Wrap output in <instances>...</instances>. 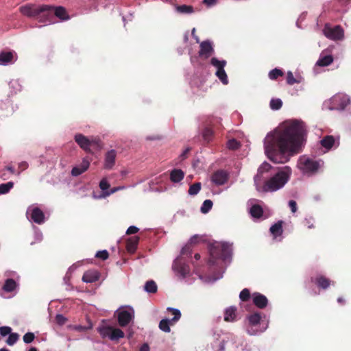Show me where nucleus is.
<instances>
[{
  "label": "nucleus",
  "instance_id": "25",
  "mask_svg": "<svg viewBox=\"0 0 351 351\" xmlns=\"http://www.w3.org/2000/svg\"><path fill=\"white\" fill-rule=\"evenodd\" d=\"M251 216L256 219H260L263 215V209L258 204H254L250 209Z\"/></svg>",
  "mask_w": 351,
  "mask_h": 351
},
{
  "label": "nucleus",
  "instance_id": "46",
  "mask_svg": "<svg viewBox=\"0 0 351 351\" xmlns=\"http://www.w3.org/2000/svg\"><path fill=\"white\" fill-rule=\"evenodd\" d=\"M35 339V335L33 332H27L23 335V339L25 343H32Z\"/></svg>",
  "mask_w": 351,
  "mask_h": 351
},
{
  "label": "nucleus",
  "instance_id": "5",
  "mask_svg": "<svg viewBox=\"0 0 351 351\" xmlns=\"http://www.w3.org/2000/svg\"><path fill=\"white\" fill-rule=\"evenodd\" d=\"M298 167L305 173H314L317 172L320 165L318 161L303 156L299 160Z\"/></svg>",
  "mask_w": 351,
  "mask_h": 351
},
{
  "label": "nucleus",
  "instance_id": "36",
  "mask_svg": "<svg viewBox=\"0 0 351 351\" xmlns=\"http://www.w3.org/2000/svg\"><path fill=\"white\" fill-rule=\"evenodd\" d=\"M201 183L200 182H195L190 186L189 189V194L191 195H197L199 191L201 190Z\"/></svg>",
  "mask_w": 351,
  "mask_h": 351
},
{
  "label": "nucleus",
  "instance_id": "47",
  "mask_svg": "<svg viewBox=\"0 0 351 351\" xmlns=\"http://www.w3.org/2000/svg\"><path fill=\"white\" fill-rule=\"evenodd\" d=\"M94 147L96 149H101V143L99 138H92L90 139V147Z\"/></svg>",
  "mask_w": 351,
  "mask_h": 351
},
{
  "label": "nucleus",
  "instance_id": "15",
  "mask_svg": "<svg viewBox=\"0 0 351 351\" xmlns=\"http://www.w3.org/2000/svg\"><path fill=\"white\" fill-rule=\"evenodd\" d=\"M117 158V152L111 149L105 154L104 168L106 169H112L115 165Z\"/></svg>",
  "mask_w": 351,
  "mask_h": 351
},
{
  "label": "nucleus",
  "instance_id": "44",
  "mask_svg": "<svg viewBox=\"0 0 351 351\" xmlns=\"http://www.w3.org/2000/svg\"><path fill=\"white\" fill-rule=\"evenodd\" d=\"M239 298L241 301H243V302L248 301L250 298V292L249 289H243L239 294Z\"/></svg>",
  "mask_w": 351,
  "mask_h": 351
},
{
  "label": "nucleus",
  "instance_id": "4",
  "mask_svg": "<svg viewBox=\"0 0 351 351\" xmlns=\"http://www.w3.org/2000/svg\"><path fill=\"white\" fill-rule=\"evenodd\" d=\"M232 249L227 243L215 242L209 245L210 258L208 263L214 265L216 261H227L231 256Z\"/></svg>",
  "mask_w": 351,
  "mask_h": 351
},
{
  "label": "nucleus",
  "instance_id": "50",
  "mask_svg": "<svg viewBox=\"0 0 351 351\" xmlns=\"http://www.w3.org/2000/svg\"><path fill=\"white\" fill-rule=\"evenodd\" d=\"M12 328L9 326H1L0 334L1 336L5 337L11 333Z\"/></svg>",
  "mask_w": 351,
  "mask_h": 351
},
{
  "label": "nucleus",
  "instance_id": "27",
  "mask_svg": "<svg viewBox=\"0 0 351 351\" xmlns=\"http://www.w3.org/2000/svg\"><path fill=\"white\" fill-rule=\"evenodd\" d=\"M320 143L324 148L330 149L334 145L335 138L332 136H326L321 140Z\"/></svg>",
  "mask_w": 351,
  "mask_h": 351
},
{
  "label": "nucleus",
  "instance_id": "30",
  "mask_svg": "<svg viewBox=\"0 0 351 351\" xmlns=\"http://www.w3.org/2000/svg\"><path fill=\"white\" fill-rule=\"evenodd\" d=\"M333 62V58L330 55L321 57L317 62V65L320 66H326Z\"/></svg>",
  "mask_w": 351,
  "mask_h": 351
},
{
  "label": "nucleus",
  "instance_id": "39",
  "mask_svg": "<svg viewBox=\"0 0 351 351\" xmlns=\"http://www.w3.org/2000/svg\"><path fill=\"white\" fill-rule=\"evenodd\" d=\"M19 335L18 333L11 332L9 335V337L6 340V343L8 346H13L14 344H15L16 343V341L19 340Z\"/></svg>",
  "mask_w": 351,
  "mask_h": 351
},
{
  "label": "nucleus",
  "instance_id": "58",
  "mask_svg": "<svg viewBox=\"0 0 351 351\" xmlns=\"http://www.w3.org/2000/svg\"><path fill=\"white\" fill-rule=\"evenodd\" d=\"M217 0H203V3L208 6L213 5L216 3Z\"/></svg>",
  "mask_w": 351,
  "mask_h": 351
},
{
  "label": "nucleus",
  "instance_id": "8",
  "mask_svg": "<svg viewBox=\"0 0 351 351\" xmlns=\"http://www.w3.org/2000/svg\"><path fill=\"white\" fill-rule=\"evenodd\" d=\"M324 34L328 38L333 40H339L343 38V29L340 25L330 27L326 25L324 29Z\"/></svg>",
  "mask_w": 351,
  "mask_h": 351
},
{
  "label": "nucleus",
  "instance_id": "61",
  "mask_svg": "<svg viewBox=\"0 0 351 351\" xmlns=\"http://www.w3.org/2000/svg\"><path fill=\"white\" fill-rule=\"evenodd\" d=\"M5 169L9 171L12 174L15 173V169L13 167L8 166L5 167Z\"/></svg>",
  "mask_w": 351,
  "mask_h": 351
},
{
  "label": "nucleus",
  "instance_id": "41",
  "mask_svg": "<svg viewBox=\"0 0 351 351\" xmlns=\"http://www.w3.org/2000/svg\"><path fill=\"white\" fill-rule=\"evenodd\" d=\"M14 183L12 182H8L0 184V194H5L13 187Z\"/></svg>",
  "mask_w": 351,
  "mask_h": 351
},
{
  "label": "nucleus",
  "instance_id": "45",
  "mask_svg": "<svg viewBox=\"0 0 351 351\" xmlns=\"http://www.w3.org/2000/svg\"><path fill=\"white\" fill-rule=\"evenodd\" d=\"M287 83L289 85H293L296 83H300V81L297 80L291 71H288L287 74Z\"/></svg>",
  "mask_w": 351,
  "mask_h": 351
},
{
  "label": "nucleus",
  "instance_id": "34",
  "mask_svg": "<svg viewBox=\"0 0 351 351\" xmlns=\"http://www.w3.org/2000/svg\"><path fill=\"white\" fill-rule=\"evenodd\" d=\"M215 75L223 84H228V79L224 69L217 71Z\"/></svg>",
  "mask_w": 351,
  "mask_h": 351
},
{
  "label": "nucleus",
  "instance_id": "26",
  "mask_svg": "<svg viewBox=\"0 0 351 351\" xmlns=\"http://www.w3.org/2000/svg\"><path fill=\"white\" fill-rule=\"evenodd\" d=\"M236 311L237 308L235 307H229L228 308L224 314V320L226 322H232L235 319L236 317Z\"/></svg>",
  "mask_w": 351,
  "mask_h": 351
},
{
  "label": "nucleus",
  "instance_id": "37",
  "mask_svg": "<svg viewBox=\"0 0 351 351\" xmlns=\"http://www.w3.org/2000/svg\"><path fill=\"white\" fill-rule=\"evenodd\" d=\"M213 136V130H211L209 128H206L204 129L203 132H202V136L205 141H206L207 143H209L211 141Z\"/></svg>",
  "mask_w": 351,
  "mask_h": 351
},
{
  "label": "nucleus",
  "instance_id": "21",
  "mask_svg": "<svg viewBox=\"0 0 351 351\" xmlns=\"http://www.w3.org/2000/svg\"><path fill=\"white\" fill-rule=\"evenodd\" d=\"M139 241V237L138 236H134L129 238L126 242V249L130 253H134L138 246Z\"/></svg>",
  "mask_w": 351,
  "mask_h": 351
},
{
  "label": "nucleus",
  "instance_id": "13",
  "mask_svg": "<svg viewBox=\"0 0 351 351\" xmlns=\"http://www.w3.org/2000/svg\"><path fill=\"white\" fill-rule=\"evenodd\" d=\"M199 56L207 59L214 53L212 43L209 40L202 41L199 45Z\"/></svg>",
  "mask_w": 351,
  "mask_h": 351
},
{
  "label": "nucleus",
  "instance_id": "23",
  "mask_svg": "<svg viewBox=\"0 0 351 351\" xmlns=\"http://www.w3.org/2000/svg\"><path fill=\"white\" fill-rule=\"evenodd\" d=\"M271 168V165L267 162H264L261 165V166L258 169L257 174L254 176V182L256 184H258V182L261 180L262 174L264 172L269 171Z\"/></svg>",
  "mask_w": 351,
  "mask_h": 351
},
{
  "label": "nucleus",
  "instance_id": "55",
  "mask_svg": "<svg viewBox=\"0 0 351 351\" xmlns=\"http://www.w3.org/2000/svg\"><path fill=\"white\" fill-rule=\"evenodd\" d=\"M289 206L291 208V210L293 213H295L297 211L298 207H297V203L294 200H290L289 202Z\"/></svg>",
  "mask_w": 351,
  "mask_h": 351
},
{
  "label": "nucleus",
  "instance_id": "52",
  "mask_svg": "<svg viewBox=\"0 0 351 351\" xmlns=\"http://www.w3.org/2000/svg\"><path fill=\"white\" fill-rule=\"evenodd\" d=\"M123 186L113 187L112 189H110V191H105L104 196H109L110 195L113 194L117 192L118 191L123 189Z\"/></svg>",
  "mask_w": 351,
  "mask_h": 351
},
{
  "label": "nucleus",
  "instance_id": "51",
  "mask_svg": "<svg viewBox=\"0 0 351 351\" xmlns=\"http://www.w3.org/2000/svg\"><path fill=\"white\" fill-rule=\"evenodd\" d=\"M192 253V249L189 244L184 246L181 250L182 255H191Z\"/></svg>",
  "mask_w": 351,
  "mask_h": 351
},
{
  "label": "nucleus",
  "instance_id": "32",
  "mask_svg": "<svg viewBox=\"0 0 351 351\" xmlns=\"http://www.w3.org/2000/svg\"><path fill=\"white\" fill-rule=\"evenodd\" d=\"M226 63V60H219L217 58H212L210 60V64L217 68V71L224 69Z\"/></svg>",
  "mask_w": 351,
  "mask_h": 351
},
{
  "label": "nucleus",
  "instance_id": "53",
  "mask_svg": "<svg viewBox=\"0 0 351 351\" xmlns=\"http://www.w3.org/2000/svg\"><path fill=\"white\" fill-rule=\"evenodd\" d=\"M56 320L58 324L63 325L65 324L66 319L62 315L58 314L56 317Z\"/></svg>",
  "mask_w": 351,
  "mask_h": 351
},
{
  "label": "nucleus",
  "instance_id": "43",
  "mask_svg": "<svg viewBox=\"0 0 351 351\" xmlns=\"http://www.w3.org/2000/svg\"><path fill=\"white\" fill-rule=\"evenodd\" d=\"M261 319V315L258 313H255L249 317V322L252 325L255 326L259 324Z\"/></svg>",
  "mask_w": 351,
  "mask_h": 351
},
{
  "label": "nucleus",
  "instance_id": "17",
  "mask_svg": "<svg viewBox=\"0 0 351 351\" xmlns=\"http://www.w3.org/2000/svg\"><path fill=\"white\" fill-rule=\"evenodd\" d=\"M99 274L97 271L88 270L84 274L82 280L86 283H93L99 280Z\"/></svg>",
  "mask_w": 351,
  "mask_h": 351
},
{
  "label": "nucleus",
  "instance_id": "42",
  "mask_svg": "<svg viewBox=\"0 0 351 351\" xmlns=\"http://www.w3.org/2000/svg\"><path fill=\"white\" fill-rule=\"evenodd\" d=\"M227 147L229 149L236 150L241 147L240 143L234 138L230 139L227 143Z\"/></svg>",
  "mask_w": 351,
  "mask_h": 351
},
{
  "label": "nucleus",
  "instance_id": "3",
  "mask_svg": "<svg viewBox=\"0 0 351 351\" xmlns=\"http://www.w3.org/2000/svg\"><path fill=\"white\" fill-rule=\"evenodd\" d=\"M291 173V168L287 166L285 167L282 170L276 173L265 182L263 191L264 192H273L281 189L288 182Z\"/></svg>",
  "mask_w": 351,
  "mask_h": 351
},
{
  "label": "nucleus",
  "instance_id": "29",
  "mask_svg": "<svg viewBox=\"0 0 351 351\" xmlns=\"http://www.w3.org/2000/svg\"><path fill=\"white\" fill-rule=\"evenodd\" d=\"M16 287V283L14 280L12 278H8L5 280L3 289L6 292H12Z\"/></svg>",
  "mask_w": 351,
  "mask_h": 351
},
{
  "label": "nucleus",
  "instance_id": "19",
  "mask_svg": "<svg viewBox=\"0 0 351 351\" xmlns=\"http://www.w3.org/2000/svg\"><path fill=\"white\" fill-rule=\"evenodd\" d=\"M31 219L34 222L38 224H41L45 221V215L39 208L36 207L32 210Z\"/></svg>",
  "mask_w": 351,
  "mask_h": 351
},
{
  "label": "nucleus",
  "instance_id": "38",
  "mask_svg": "<svg viewBox=\"0 0 351 351\" xmlns=\"http://www.w3.org/2000/svg\"><path fill=\"white\" fill-rule=\"evenodd\" d=\"M270 108L274 110H278L281 108L282 101L280 99H272L269 104Z\"/></svg>",
  "mask_w": 351,
  "mask_h": 351
},
{
  "label": "nucleus",
  "instance_id": "12",
  "mask_svg": "<svg viewBox=\"0 0 351 351\" xmlns=\"http://www.w3.org/2000/svg\"><path fill=\"white\" fill-rule=\"evenodd\" d=\"M134 317V312L132 310H123L117 313L118 323L120 326L125 327L129 324Z\"/></svg>",
  "mask_w": 351,
  "mask_h": 351
},
{
  "label": "nucleus",
  "instance_id": "6",
  "mask_svg": "<svg viewBox=\"0 0 351 351\" xmlns=\"http://www.w3.org/2000/svg\"><path fill=\"white\" fill-rule=\"evenodd\" d=\"M167 311L172 313L173 317L171 320L163 319L159 323V328L165 332H169L171 330L169 324H173V323L178 322L181 317V313L178 309L169 307Z\"/></svg>",
  "mask_w": 351,
  "mask_h": 351
},
{
  "label": "nucleus",
  "instance_id": "10",
  "mask_svg": "<svg viewBox=\"0 0 351 351\" xmlns=\"http://www.w3.org/2000/svg\"><path fill=\"white\" fill-rule=\"evenodd\" d=\"M210 179L217 186L223 185L229 179V173L225 170L219 169L212 174Z\"/></svg>",
  "mask_w": 351,
  "mask_h": 351
},
{
  "label": "nucleus",
  "instance_id": "62",
  "mask_svg": "<svg viewBox=\"0 0 351 351\" xmlns=\"http://www.w3.org/2000/svg\"><path fill=\"white\" fill-rule=\"evenodd\" d=\"M189 152V149H185L183 153L180 155V157L182 158V160L185 159L186 157V154L187 153Z\"/></svg>",
  "mask_w": 351,
  "mask_h": 351
},
{
  "label": "nucleus",
  "instance_id": "7",
  "mask_svg": "<svg viewBox=\"0 0 351 351\" xmlns=\"http://www.w3.org/2000/svg\"><path fill=\"white\" fill-rule=\"evenodd\" d=\"M349 102L350 99L346 95L337 94L330 99V109L343 110Z\"/></svg>",
  "mask_w": 351,
  "mask_h": 351
},
{
  "label": "nucleus",
  "instance_id": "63",
  "mask_svg": "<svg viewBox=\"0 0 351 351\" xmlns=\"http://www.w3.org/2000/svg\"><path fill=\"white\" fill-rule=\"evenodd\" d=\"M337 302L341 304H344L346 303V300L343 297H339L337 298Z\"/></svg>",
  "mask_w": 351,
  "mask_h": 351
},
{
  "label": "nucleus",
  "instance_id": "59",
  "mask_svg": "<svg viewBox=\"0 0 351 351\" xmlns=\"http://www.w3.org/2000/svg\"><path fill=\"white\" fill-rule=\"evenodd\" d=\"M28 167V164L26 162H22L19 164V168L21 169V171H23L26 169Z\"/></svg>",
  "mask_w": 351,
  "mask_h": 351
},
{
  "label": "nucleus",
  "instance_id": "20",
  "mask_svg": "<svg viewBox=\"0 0 351 351\" xmlns=\"http://www.w3.org/2000/svg\"><path fill=\"white\" fill-rule=\"evenodd\" d=\"M14 59V52L2 51L0 53V64L7 65L12 63Z\"/></svg>",
  "mask_w": 351,
  "mask_h": 351
},
{
  "label": "nucleus",
  "instance_id": "2",
  "mask_svg": "<svg viewBox=\"0 0 351 351\" xmlns=\"http://www.w3.org/2000/svg\"><path fill=\"white\" fill-rule=\"evenodd\" d=\"M20 11L23 15L36 18L40 22L50 21L53 14L62 20H67L69 18L66 9L62 6L27 5L21 6Z\"/></svg>",
  "mask_w": 351,
  "mask_h": 351
},
{
  "label": "nucleus",
  "instance_id": "56",
  "mask_svg": "<svg viewBox=\"0 0 351 351\" xmlns=\"http://www.w3.org/2000/svg\"><path fill=\"white\" fill-rule=\"evenodd\" d=\"M200 239V237L197 234H195V235H193L191 239H190V241H189V245H192V244H196L199 242Z\"/></svg>",
  "mask_w": 351,
  "mask_h": 351
},
{
  "label": "nucleus",
  "instance_id": "40",
  "mask_svg": "<svg viewBox=\"0 0 351 351\" xmlns=\"http://www.w3.org/2000/svg\"><path fill=\"white\" fill-rule=\"evenodd\" d=\"M213 202L210 199H206L200 208L202 213H207L213 207Z\"/></svg>",
  "mask_w": 351,
  "mask_h": 351
},
{
  "label": "nucleus",
  "instance_id": "1",
  "mask_svg": "<svg viewBox=\"0 0 351 351\" xmlns=\"http://www.w3.org/2000/svg\"><path fill=\"white\" fill-rule=\"evenodd\" d=\"M306 135V125L303 121L296 119L287 121L280 129L265 138V153L275 163L287 162L289 158L285 154L299 153Z\"/></svg>",
  "mask_w": 351,
  "mask_h": 351
},
{
  "label": "nucleus",
  "instance_id": "11",
  "mask_svg": "<svg viewBox=\"0 0 351 351\" xmlns=\"http://www.w3.org/2000/svg\"><path fill=\"white\" fill-rule=\"evenodd\" d=\"M311 282L317 285V287L322 289H327L331 285H334L335 282L322 274H317L315 277L311 278Z\"/></svg>",
  "mask_w": 351,
  "mask_h": 351
},
{
  "label": "nucleus",
  "instance_id": "64",
  "mask_svg": "<svg viewBox=\"0 0 351 351\" xmlns=\"http://www.w3.org/2000/svg\"><path fill=\"white\" fill-rule=\"evenodd\" d=\"M194 258L196 261H198L201 258V256L199 254L196 253L194 256Z\"/></svg>",
  "mask_w": 351,
  "mask_h": 351
},
{
  "label": "nucleus",
  "instance_id": "60",
  "mask_svg": "<svg viewBox=\"0 0 351 351\" xmlns=\"http://www.w3.org/2000/svg\"><path fill=\"white\" fill-rule=\"evenodd\" d=\"M139 351H149V347L147 343H144L141 348Z\"/></svg>",
  "mask_w": 351,
  "mask_h": 351
},
{
  "label": "nucleus",
  "instance_id": "24",
  "mask_svg": "<svg viewBox=\"0 0 351 351\" xmlns=\"http://www.w3.org/2000/svg\"><path fill=\"white\" fill-rule=\"evenodd\" d=\"M184 176V172L181 169H175L171 171L170 180L173 182H180Z\"/></svg>",
  "mask_w": 351,
  "mask_h": 351
},
{
  "label": "nucleus",
  "instance_id": "28",
  "mask_svg": "<svg viewBox=\"0 0 351 351\" xmlns=\"http://www.w3.org/2000/svg\"><path fill=\"white\" fill-rule=\"evenodd\" d=\"M175 268L182 277H185L190 273L189 266L184 263H176Z\"/></svg>",
  "mask_w": 351,
  "mask_h": 351
},
{
  "label": "nucleus",
  "instance_id": "54",
  "mask_svg": "<svg viewBox=\"0 0 351 351\" xmlns=\"http://www.w3.org/2000/svg\"><path fill=\"white\" fill-rule=\"evenodd\" d=\"M138 230H139V229L137 227L131 226L128 228V230L126 231V234L128 235L136 234V232H138Z\"/></svg>",
  "mask_w": 351,
  "mask_h": 351
},
{
  "label": "nucleus",
  "instance_id": "57",
  "mask_svg": "<svg viewBox=\"0 0 351 351\" xmlns=\"http://www.w3.org/2000/svg\"><path fill=\"white\" fill-rule=\"evenodd\" d=\"M304 225L306 226H307V228L308 229H311V228H315V226H314L313 223H312L310 219H305V220L304 221Z\"/></svg>",
  "mask_w": 351,
  "mask_h": 351
},
{
  "label": "nucleus",
  "instance_id": "48",
  "mask_svg": "<svg viewBox=\"0 0 351 351\" xmlns=\"http://www.w3.org/2000/svg\"><path fill=\"white\" fill-rule=\"evenodd\" d=\"M95 257L105 261L108 258L109 254L107 250H101L97 252Z\"/></svg>",
  "mask_w": 351,
  "mask_h": 351
},
{
  "label": "nucleus",
  "instance_id": "35",
  "mask_svg": "<svg viewBox=\"0 0 351 351\" xmlns=\"http://www.w3.org/2000/svg\"><path fill=\"white\" fill-rule=\"evenodd\" d=\"M283 75L284 73L281 69L276 68L269 71V77L272 80H275L278 79L279 77L282 76Z\"/></svg>",
  "mask_w": 351,
  "mask_h": 351
},
{
  "label": "nucleus",
  "instance_id": "9",
  "mask_svg": "<svg viewBox=\"0 0 351 351\" xmlns=\"http://www.w3.org/2000/svg\"><path fill=\"white\" fill-rule=\"evenodd\" d=\"M101 335L103 337H108L112 341H117L124 337V332L119 328H114L108 326L101 330Z\"/></svg>",
  "mask_w": 351,
  "mask_h": 351
},
{
  "label": "nucleus",
  "instance_id": "33",
  "mask_svg": "<svg viewBox=\"0 0 351 351\" xmlns=\"http://www.w3.org/2000/svg\"><path fill=\"white\" fill-rule=\"evenodd\" d=\"M176 10L182 14H191L193 12V7L187 5H181L176 7Z\"/></svg>",
  "mask_w": 351,
  "mask_h": 351
},
{
  "label": "nucleus",
  "instance_id": "14",
  "mask_svg": "<svg viewBox=\"0 0 351 351\" xmlns=\"http://www.w3.org/2000/svg\"><path fill=\"white\" fill-rule=\"evenodd\" d=\"M75 141L79 146L87 153L93 154L90 147V139L82 134L75 136Z\"/></svg>",
  "mask_w": 351,
  "mask_h": 351
},
{
  "label": "nucleus",
  "instance_id": "49",
  "mask_svg": "<svg viewBox=\"0 0 351 351\" xmlns=\"http://www.w3.org/2000/svg\"><path fill=\"white\" fill-rule=\"evenodd\" d=\"M110 185L108 183L107 179L106 178H103L99 182V188L105 191L110 188Z\"/></svg>",
  "mask_w": 351,
  "mask_h": 351
},
{
  "label": "nucleus",
  "instance_id": "22",
  "mask_svg": "<svg viewBox=\"0 0 351 351\" xmlns=\"http://www.w3.org/2000/svg\"><path fill=\"white\" fill-rule=\"evenodd\" d=\"M283 223L284 222L280 220L270 227V229H269L270 232L275 238L282 235V234L283 232V229H282Z\"/></svg>",
  "mask_w": 351,
  "mask_h": 351
},
{
  "label": "nucleus",
  "instance_id": "18",
  "mask_svg": "<svg viewBox=\"0 0 351 351\" xmlns=\"http://www.w3.org/2000/svg\"><path fill=\"white\" fill-rule=\"evenodd\" d=\"M90 166V162L84 158L82 163L79 166L74 167L71 170L73 176H78L85 172Z\"/></svg>",
  "mask_w": 351,
  "mask_h": 351
},
{
  "label": "nucleus",
  "instance_id": "16",
  "mask_svg": "<svg viewBox=\"0 0 351 351\" xmlns=\"http://www.w3.org/2000/svg\"><path fill=\"white\" fill-rule=\"evenodd\" d=\"M254 304L259 308H265L268 304V300L264 295L255 292L252 294Z\"/></svg>",
  "mask_w": 351,
  "mask_h": 351
},
{
  "label": "nucleus",
  "instance_id": "31",
  "mask_svg": "<svg viewBox=\"0 0 351 351\" xmlns=\"http://www.w3.org/2000/svg\"><path fill=\"white\" fill-rule=\"evenodd\" d=\"M145 290L150 293H156L158 290L156 283L154 280H148L145 285Z\"/></svg>",
  "mask_w": 351,
  "mask_h": 351
}]
</instances>
